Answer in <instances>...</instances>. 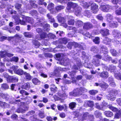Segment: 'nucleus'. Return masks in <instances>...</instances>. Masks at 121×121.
Here are the masks:
<instances>
[{
  "mask_svg": "<svg viewBox=\"0 0 121 121\" xmlns=\"http://www.w3.org/2000/svg\"><path fill=\"white\" fill-rule=\"evenodd\" d=\"M87 90L84 87H80L74 89L73 92L69 93V95L71 96H77L82 95L83 93L87 91Z\"/></svg>",
  "mask_w": 121,
  "mask_h": 121,
  "instance_id": "nucleus-1",
  "label": "nucleus"
},
{
  "mask_svg": "<svg viewBox=\"0 0 121 121\" xmlns=\"http://www.w3.org/2000/svg\"><path fill=\"white\" fill-rule=\"evenodd\" d=\"M67 5V9L70 12L75 11V9L78 7L77 3L72 2H69Z\"/></svg>",
  "mask_w": 121,
  "mask_h": 121,
  "instance_id": "nucleus-2",
  "label": "nucleus"
},
{
  "mask_svg": "<svg viewBox=\"0 0 121 121\" xmlns=\"http://www.w3.org/2000/svg\"><path fill=\"white\" fill-rule=\"evenodd\" d=\"M107 95L108 99L112 101H113L115 99V95L117 93V91L114 90H111L108 92Z\"/></svg>",
  "mask_w": 121,
  "mask_h": 121,
  "instance_id": "nucleus-3",
  "label": "nucleus"
},
{
  "mask_svg": "<svg viewBox=\"0 0 121 121\" xmlns=\"http://www.w3.org/2000/svg\"><path fill=\"white\" fill-rule=\"evenodd\" d=\"M15 19L16 22L17 23H20L21 24L23 25H26V17L24 16H23L22 17V19L21 20L19 19V18L18 16H15L13 17Z\"/></svg>",
  "mask_w": 121,
  "mask_h": 121,
  "instance_id": "nucleus-4",
  "label": "nucleus"
},
{
  "mask_svg": "<svg viewBox=\"0 0 121 121\" xmlns=\"http://www.w3.org/2000/svg\"><path fill=\"white\" fill-rule=\"evenodd\" d=\"M100 9L104 12H107L111 9L112 7L108 4L101 5L100 7Z\"/></svg>",
  "mask_w": 121,
  "mask_h": 121,
  "instance_id": "nucleus-5",
  "label": "nucleus"
},
{
  "mask_svg": "<svg viewBox=\"0 0 121 121\" xmlns=\"http://www.w3.org/2000/svg\"><path fill=\"white\" fill-rule=\"evenodd\" d=\"M36 31L40 35V37L42 38H44L48 36L47 34L45 33H43V30L39 28H37L36 29Z\"/></svg>",
  "mask_w": 121,
  "mask_h": 121,
  "instance_id": "nucleus-6",
  "label": "nucleus"
},
{
  "mask_svg": "<svg viewBox=\"0 0 121 121\" xmlns=\"http://www.w3.org/2000/svg\"><path fill=\"white\" fill-rule=\"evenodd\" d=\"M91 9L92 12L94 13H96L98 11V6L95 3H91Z\"/></svg>",
  "mask_w": 121,
  "mask_h": 121,
  "instance_id": "nucleus-7",
  "label": "nucleus"
},
{
  "mask_svg": "<svg viewBox=\"0 0 121 121\" xmlns=\"http://www.w3.org/2000/svg\"><path fill=\"white\" fill-rule=\"evenodd\" d=\"M18 78L17 77H13L7 79V81L9 82H17Z\"/></svg>",
  "mask_w": 121,
  "mask_h": 121,
  "instance_id": "nucleus-8",
  "label": "nucleus"
},
{
  "mask_svg": "<svg viewBox=\"0 0 121 121\" xmlns=\"http://www.w3.org/2000/svg\"><path fill=\"white\" fill-rule=\"evenodd\" d=\"M99 75L100 77L104 78H107L109 76L108 73L107 71L102 72L100 73Z\"/></svg>",
  "mask_w": 121,
  "mask_h": 121,
  "instance_id": "nucleus-9",
  "label": "nucleus"
},
{
  "mask_svg": "<svg viewBox=\"0 0 121 121\" xmlns=\"http://www.w3.org/2000/svg\"><path fill=\"white\" fill-rule=\"evenodd\" d=\"M92 25L89 23H85L83 26L84 29L86 30H88L92 28Z\"/></svg>",
  "mask_w": 121,
  "mask_h": 121,
  "instance_id": "nucleus-10",
  "label": "nucleus"
},
{
  "mask_svg": "<svg viewBox=\"0 0 121 121\" xmlns=\"http://www.w3.org/2000/svg\"><path fill=\"white\" fill-rule=\"evenodd\" d=\"M54 4L52 3L49 4L48 6V9L52 13H54L56 11H52V9H53Z\"/></svg>",
  "mask_w": 121,
  "mask_h": 121,
  "instance_id": "nucleus-11",
  "label": "nucleus"
},
{
  "mask_svg": "<svg viewBox=\"0 0 121 121\" xmlns=\"http://www.w3.org/2000/svg\"><path fill=\"white\" fill-rule=\"evenodd\" d=\"M25 72L22 69H19L15 71V73L21 76L23 75Z\"/></svg>",
  "mask_w": 121,
  "mask_h": 121,
  "instance_id": "nucleus-12",
  "label": "nucleus"
},
{
  "mask_svg": "<svg viewBox=\"0 0 121 121\" xmlns=\"http://www.w3.org/2000/svg\"><path fill=\"white\" fill-rule=\"evenodd\" d=\"M30 87V85L28 83H24L21 87L22 88L28 90Z\"/></svg>",
  "mask_w": 121,
  "mask_h": 121,
  "instance_id": "nucleus-13",
  "label": "nucleus"
},
{
  "mask_svg": "<svg viewBox=\"0 0 121 121\" xmlns=\"http://www.w3.org/2000/svg\"><path fill=\"white\" fill-rule=\"evenodd\" d=\"M91 3L90 2L87 3L85 2H83L81 4L84 8H88L90 5H91Z\"/></svg>",
  "mask_w": 121,
  "mask_h": 121,
  "instance_id": "nucleus-14",
  "label": "nucleus"
},
{
  "mask_svg": "<svg viewBox=\"0 0 121 121\" xmlns=\"http://www.w3.org/2000/svg\"><path fill=\"white\" fill-rule=\"evenodd\" d=\"M109 69L111 72H113L114 73H115L117 70L116 66L113 65H110L109 68Z\"/></svg>",
  "mask_w": 121,
  "mask_h": 121,
  "instance_id": "nucleus-15",
  "label": "nucleus"
},
{
  "mask_svg": "<svg viewBox=\"0 0 121 121\" xmlns=\"http://www.w3.org/2000/svg\"><path fill=\"white\" fill-rule=\"evenodd\" d=\"M26 22L31 24H33L34 23V19L29 17H26Z\"/></svg>",
  "mask_w": 121,
  "mask_h": 121,
  "instance_id": "nucleus-16",
  "label": "nucleus"
},
{
  "mask_svg": "<svg viewBox=\"0 0 121 121\" xmlns=\"http://www.w3.org/2000/svg\"><path fill=\"white\" fill-rule=\"evenodd\" d=\"M24 74L25 76L26 79L30 80L31 79V77L29 73L25 72Z\"/></svg>",
  "mask_w": 121,
  "mask_h": 121,
  "instance_id": "nucleus-17",
  "label": "nucleus"
},
{
  "mask_svg": "<svg viewBox=\"0 0 121 121\" xmlns=\"http://www.w3.org/2000/svg\"><path fill=\"white\" fill-rule=\"evenodd\" d=\"M104 113V115L107 117H111L113 115L112 113L109 111H105Z\"/></svg>",
  "mask_w": 121,
  "mask_h": 121,
  "instance_id": "nucleus-18",
  "label": "nucleus"
},
{
  "mask_svg": "<svg viewBox=\"0 0 121 121\" xmlns=\"http://www.w3.org/2000/svg\"><path fill=\"white\" fill-rule=\"evenodd\" d=\"M67 42V39L66 38L61 39L60 40V43H63L65 44H66Z\"/></svg>",
  "mask_w": 121,
  "mask_h": 121,
  "instance_id": "nucleus-19",
  "label": "nucleus"
},
{
  "mask_svg": "<svg viewBox=\"0 0 121 121\" xmlns=\"http://www.w3.org/2000/svg\"><path fill=\"white\" fill-rule=\"evenodd\" d=\"M95 59H94L92 60L93 63L96 66H99L100 64L99 60H95Z\"/></svg>",
  "mask_w": 121,
  "mask_h": 121,
  "instance_id": "nucleus-20",
  "label": "nucleus"
},
{
  "mask_svg": "<svg viewBox=\"0 0 121 121\" xmlns=\"http://www.w3.org/2000/svg\"><path fill=\"white\" fill-rule=\"evenodd\" d=\"M30 5L34 8H35L37 7V5L35 3L36 2L35 1L30 0Z\"/></svg>",
  "mask_w": 121,
  "mask_h": 121,
  "instance_id": "nucleus-21",
  "label": "nucleus"
},
{
  "mask_svg": "<svg viewBox=\"0 0 121 121\" xmlns=\"http://www.w3.org/2000/svg\"><path fill=\"white\" fill-rule=\"evenodd\" d=\"M51 86L52 87L51 88V91L54 93L56 92L57 90V87L53 85H52Z\"/></svg>",
  "mask_w": 121,
  "mask_h": 121,
  "instance_id": "nucleus-22",
  "label": "nucleus"
},
{
  "mask_svg": "<svg viewBox=\"0 0 121 121\" xmlns=\"http://www.w3.org/2000/svg\"><path fill=\"white\" fill-rule=\"evenodd\" d=\"M81 9V8L79 7L75 9V14L77 16L80 14Z\"/></svg>",
  "mask_w": 121,
  "mask_h": 121,
  "instance_id": "nucleus-23",
  "label": "nucleus"
},
{
  "mask_svg": "<svg viewBox=\"0 0 121 121\" xmlns=\"http://www.w3.org/2000/svg\"><path fill=\"white\" fill-rule=\"evenodd\" d=\"M33 82L35 85L39 84L40 82V81L36 78H33L32 80Z\"/></svg>",
  "mask_w": 121,
  "mask_h": 121,
  "instance_id": "nucleus-24",
  "label": "nucleus"
},
{
  "mask_svg": "<svg viewBox=\"0 0 121 121\" xmlns=\"http://www.w3.org/2000/svg\"><path fill=\"white\" fill-rule=\"evenodd\" d=\"M29 13L32 16H37L38 15L37 12L35 10H31L30 12Z\"/></svg>",
  "mask_w": 121,
  "mask_h": 121,
  "instance_id": "nucleus-25",
  "label": "nucleus"
},
{
  "mask_svg": "<svg viewBox=\"0 0 121 121\" xmlns=\"http://www.w3.org/2000/svg\"><path fill=\"white\" fill-rule=\"evenodd\" d=\"M36 19L38 21L35 25L33 26L34 27H36L37 25H40V23H41V22H42V21L43 20V19H39L38 18H37Z\"/></svg>",
  "mask_w": 121,
  "mask_h": 121,
  "instance_id": "nucleus-26",
  "label": "nucleus"
},
{
  "mask_svg": "<svg viewBox=\"0 0 121 121\" xmlns=\"http://www.w3.org/2000/svg\"><path fill=\"white\" fill-rule=\"evenodd\" d=\"M101 49L103 53L104 54H107L108 53L107 49L104 48V46L102 47Z\"/></svg>",
  "mask_w": 121,
  "mask_h": 121,
  "instance_id": "nucleus-27",
  "label": "nucleus"
},
{
  "mask_svg": "<svg viewBox=\"0 0 121 121\" xmlns=\"http://www.w3.org/2000/svg\"><path fill=\"white\" fill-rule=\"evenodd\" d=\"M47 17L48 18L49 21L51 22H53L55 21L54 19L49 14H48L47 15Z\"/></svg>",
  "mask_w": 121,
  "mask_h": 121,
  "instance_id": "nucleus-28",
  "label": "nucleus"
},
{
  "mask_svg": "<svg viewBox=\"0 0 121 121\" xmlns=\"http://www.w3.org/2000/svg\"><path fill=\"white\" fill-rule=\"evenodd\" d=\"M76 104L75 102H72L70 103L69 104V107L71 109H73L76 106Z\"/></svg>",
  "mask_w": 121,
  "mask_h": 121,
  "instance_id": "nucleus-29",
  "label": "nucleus"
},
{
  "mask_svg": "<svg viewBox=\"0 0 121 121\" xmlns=\"http://www.w3.org/2000/svg\"><path fill=\"white\" fill-rule=\"evenodd\" d=\"M91 51L94 53H97L99 51L98 48L96 47H93L91 49Z\"/></svg>",
  "mask_w": 121,
  "mask_h": 121,
  "instance_id": "nucleus-30",
  "label": "nucleus"
},
{
  "mask_svg": "<svg viewBox=\"0 0 121 121\" xmlns=\"http://www.w3.org/2000/svg\"><path fill=\"white\" fill-rule=\"evenodd\" d=\"M25 36L27 37L31 38L33 36V34L30 32H26L24 33Z\"/></svg>",
  "mask_w": 121,
  "mask_h": 121,
  "instance_id": "nucleus-31",
  "label": "nucleus"
},
{
  "mask_svg": "<svg viewBox=\"0 0 121 121\" xmlns=\"http://www.w3.org/2000/svg\"><path fill=\"white\" fill-rule=\"evenodd\" d=\"M85 16L88 17H90L91 16V14L90 11L87 10H85L84 13Z\"/></svg>",
  "mask_w": 121,
  "mask_h": 121,
  "instance_id": "nucleus-32",
  "label": "nucleus"
},
{
  "mask_svg": "<svg viewBox=\"0 0 121 121\" xmlns=\"http://www.w3.org/2000/svg\"><path fill=\"white\" fill-rule=\"evenodd\" d=\"M68 29L69 30H72V31L74 32V33H75L77 32V30L76 28L73 26H69V27Z\"/></svg>",
  "mask_w": 121,
  "mask_h": 121,
  "instance_id": "nucleus-33",
  "label": "nucleus"
},
{
  "mask_svg": "<svg viewBox=\"0 0 121 121\" xmlns=\"http://www.w3.org/2000/svg\"><path fill=\"white\" fill-rule=\"evenodd\" d=\"M96 117L97 118H101V113L97 111H95V112Z\"/></svg>",
  "mask_w": 121,
  "mask_h": 121,
  "instance_id": "nucleus-34",
  "label": "nucleus"
},
{
  "mask_svg": "<svg viewBox=\"0 0 121 121\" xmlns=\"http://www.w3.org/2000/svg\"><path fill=\"white\" fill-rule=\"evenodd\" d=\"M99 86L102 88H104L105 89L107 88L108 86V85L105 83L102 84L100 83L99 84Z\"/></svg>",
  "mask_w": 121,
  "mask_h": 121,
  "instance_id": "nucleus-35",
  "label": "nucleus"
},
{
  "mask_svg": "<svg viewBox=\"0 0 121 121\" xmlns=\"http://www.w3.org/2000/svg\"><path fill=\"white\" fill-rule=\"evenodd\" d=\"M93 42L96 44H99L100 42V39L98 37H96L93 40Z\"/></svg>",
  "mask_w": 121,
  "mask_h": 121,
  "instance_id": "nucleus-36",
  "label": "nucleus"
},
{
  "mask_svg": "<svg viewBox=\"0 0 121 121\" xmlns=\"http://www.w3.org/2000/svg\"><path fill=\"white\" fill-rule=\"evenodd\" d=\"M55 69L54 72L56 74L58 73L60 70H62V69L60 67H57L56 66H55Z\"/></svg>",
  "mask_w": 121,
  "mask_h": 121,
  "instance_id": "nucleus-37",
  "label": "nucleus"
},
{
  "mask_svg": "<svg viewBox=\"0 0 121 121\" xmlns=\"http://www.w3.org/2000/svg\"><path fill=\"white\" fill-rule=\"evenodd\" d=\"M65 8V7L64 6L61 5H59L55 7V9L56 10L57 12L59 10H61Z\"/></svg>",
  "mask_w": 121,
  "mask_h": 121,
  "instance_id": "nucleus-38",
  "label": "nucleus"
},
{
  "mask_svg": "<svg viewBox=\"0 0 121 121\" xmlns=\"http://www.w3.org/2000/svg\"><path fill=\"white\" fill-rule=\"evenodd\" d=\"M44 30H45L48 31L50 30V26L47 24H45L44 26Z\"/></svg>",
  "mask_w": 121,
  "mask_h": 121,
  "instance_id": "nucleus-39",
  "label": "nucleus"
},
{
  "mask_svg": "<svg viewBox=\"0 0 121 121\" xmlns=\"http://www.w3.org/2000/svg\"><path fill=\"white\" fill-rule=\"evenodd\" d=\"M76 25L79 27L82 26L83 24L82 22L80 20H78L76 22Z\"/></svg>",
  "mask_w": 121,
  "mask_h": 121,
  "instance_id": "nucleus-40",
  "label": "nucleus"
},
{
  "mask_svg": "<svg viewBox=\"0 0 121 121\" xmlns=\"http://www.w3.org/2000/svg\"><path fill=\"white\" fill-rule=\"evenodd\" d=\"M81 65V63H79L78 64H77V65H74L73 66V68L75 70H78L80 68Z\"/></svg>",
  "mask_w": 121,
  "mask_h": 121,
  "instance_id": "nucleus-41",
  "label": "nucleus"
},
{
  "mask_svg": "<svg viewBox=\"0 0 121 121\" xmlns=\"http://www.w3.org/2000/svg\"><path fill=\"white\" fill-rule=\"evenodd\" d=\"M7 52L5 51L1 52L0 53V56L1 57H4L6 56Z\"/></svg>",
  "mask_w": 121,
  "mask_h": 121,
  "instance_id": "nucleus-42",
  "label": "nucleus"
},
{
  "mask_svg": "<svg viewBox=\"0 0 121 121\" xmlns=\"http://www.w3.org/2000/svg\"><path fill=\"white\" fill-rule=\"evenodd\" d=\"M98 92V91L94 90H91L89 91V94L92 95H94Z\"/></svg>",
  "mask_w": 121,
  "mask_h": 121,
  "instance_id": "nucleus-43",
  "label": "nucleus"
},
{
  "mask_svg": "<svg viewBox=\"0 0 121 121\" xmlns=\"http://www.w3.org/2000/svg\"><path fill=\"white\" fill-rule=\"evenodd\" d=\"M115 13L117 15H121V8H120L116 10Z\"/></svg>",
  "mask_w": 121,
  "mask_h": 121,
  "instance_id": "nucleus-44",
  "label": "nucleus"
},
{
  "mask_svg": "<svg viewBox=\"0 0 121 121\" xmlns=\"http://www.w3.org/2000/svg\"><path fill=\"white\" fill-rule=\"evenodd\" d=\"M108 107L110 109L113 111L117 112L118 111L117 109L116 108L114 107L111 106H109Z\"/></svg>",
  "mask_w": 121,
  "mask_h": 121,
  "instance_id": "nucleus-45",
  "label": "nucleus"
},
{
  "mask_svg": "<svg viewBox=\"0 0 121 121\" xmlns=\"http://www.w3.org/2000/svg\"><path fill=\"white\" fill-rule=\"evenodd\" d=\"M8 104L6 103L5 102H3L0 101V106L5 108L7 107Z\"/></svg>",
  "mask_w": 121,
  "mask_h": 121,
  "instance_id": "nucleus-46",
  "label": "nucleus"
},
{
  "mask_svg": "<svg viewBox=\"0 0 121 121\" xmlns=\"http://www.w3.org/2000/svg\"><path fill=\"white\" fill-rule=\"evenodd\" d=\"M19 92L22 94H24L26 95H28L29 94L26 91L23 90H20L19 91Z\"/></svg>",
  "mask_w": 121,
  "mask_h": 121,
  "instance_id": "nucleus-47",
  "label": "nucleus"
},
{
  "mask_svg": "<svg viewBox=\"0 0 121 121\" xmlns=\"http://www.w3.org/2000/svg\"><path fill=\"white\" fill-rule=\"evenodd\" d=\"M88 105L90 107H92L93 106L94 103L93 101H89L87 102Z\"/></svg>",
  "mask_w": 121,
  "mask_h": 121,
  "instance_id": "nucleus-48",
  "label": "nucleus"
},
{
  "mask_svg": "<svg viewBox=\"0 0 121 121\" xmlns=\"http://www.w3.org/2000/svg\"><path fill=\"white\" fill-rule=\"evenodd\" d=\"M39 11L42 14H44L46 12L45 9L41 7L39 8Z\"/></svg>",
  "mask_w": 121,
  "mask_h": 121,
  "instance_id": "nucleus-49",
  "label": "nucleus"
},
{
  "mask_svg": "<svg viewBox=\"0 0 121 121\" xmlns=\"http://www.w3.org/2000/svg\"><path fill=\"white\" fill-rule=\"evenodd\" d=\"M57 18L59 22H64V18L62 17L61 16H57Z\"/></svg>",
  "mask_w": 121,
  "mask_h": 121,
  "instance_id": "nucleus-50",
  "label": "nucleus"
},
{
  "mask_svg": "<svg viewBox=\"0 0 121 121\" xmlns=\"http://www.w3.org/2000/svg\"><path fill=\"white\" fill-rule=\"evenodd\" d=\"M74 23V21L73 19H71L68 21V23L69 25H73Z\"/></svg>",
  "mask_w": 121,
  "mask_h": 121,
  "instance_id": "nucleus-51",
  "label": "nucleus"
},
{
  "mask_svg": "<svg viewBox=\"0 0 121 121\" xmlns=\"http://www.w3.org/2000/svg\"><path fill=\"white\" fill-rule=\"evenodd\" d=\"M106 17L108 20H112L113 18L112 16L109 14H107Z\"/></svg>",
  "mask_w": 121,
  "mask_h": 121,
  "instance_id": "nucleus-52",
  "label": "nucleus"
},
{
  "mask_svg": "<svg viewBox=\"0 0 121 121\" xmlns=\"http://www.w3.org/2000/svg\"><path fill=\"white\" fill-rule=\"evenodd\" d=\"M74 44V43H73L69 42L68 43L67 45V47L69 49H71L72 46Z\"/></svg>",
  "mask_w": 121,
  "mask_h": 121,
  "instance_id": "nucleus-53",
  "label": "nucleus"
},
{
  "mask_svg": "<svg viewBox=\"0 0 121 121\" xmlns=\"http://www.w3.org/2000/svg\"><path fill=\"white\" fill-rule=\"evenodd\" d=\"M25 110L22 109L21 108H18L17 110V112L18 113L23 112H25Z\"/></svg>",
  "mask_w": 121,
  "mask_h": 121,
  "instance_id": "nucleus-54",
  "label": "nucleus"
},
{
  "mask_svg": "<svg viewBox=\"0 0 121 121\" xmlns=\"http://www.w3.org/2000/svg\"><path fill=\"white\" fill-rule=\"evenodd\" d=\"M9 86L6 83H4L1 85V88L3 89H8Z\"/></svg>",
  "mask_w": 121,
  "mask_h": 121,
  "instance_id": "nucleus-55",
  "label": "nucleus"
},
{
  "mask_svg": "<svg viewBox=\"0 0 121 121\" xmlns=\"http://www.w3.org/2000/svg\"><path fill=\"white\" fill-rule=\"evenodd\" d=\"M109 26L112 27H116L117 24L112 22H109Z\"/></svg>",
  "mask_w": 121,
  "mask_h": 121,
  "instance_id": "nucleus-56",
  "label": "nucleus"
},
{
  "mask_svg": "<svg viewBox=\"0 0 121 121\" xmlns=\"http://www.w3.org/2000/svg\"><path fill=\"white\" fill-rule=\"evenodd\" d=\"M88 113H84L82 116V118L83 120L86 119L88 118Z\"/></svg>",
  "mask_w": 121,
  "mask_h": 121,
  "instance_id": "nucleus-57",
  "label": "nucleus"
},
{
  "mask_svg": "<svg viewBox=\"0 0 121 121\" xmlns=\"http://www.w3.org/2000/svg\"><path fill=\"white\" fill-rule=\"evenodd\" d=\"M63 63L65 65H68L69 62V60L68 59H65L63 60Z\"/></svg>",
  "mask_w": 121,
  "mask_h": 121,
  "instance_id": "nucleus-58",
  "label": "nucleus"
},
{
  "mask_svg": "<svg viewBox=\"0 0 121 121\" xmlns=\"http://www.w3.org/2000/svg\"><path fill=\"white\" fill-rule=\"evenodd\" d=\"M111 51L113 56H115L117 54V51L113 49H111Z\"/></svg>",
  "mask_w": 121,
  "mask_h": 121,
  "instance_id": "nucleus-59",
  "label": "nucleus"
},
{
  "mask_svg": "<svg viewBox=\"0 0 121 121\" xmlns=\"http://www.w3.org/2000/svg\"><path fill=\"white\" fill-rule=\"evenodd\" d=\"M57 107L58 110L61 111L63 110L64 108V107L62 105H61L59 104L57 106Z\"/></svg>",
  "mask_w": 121,
  "mask_h": 121,
  "instance_id": "nucleus-60",
  "label": "nucleus"
},
{
  "mask_svg": "<svg viewBox=\"0 0 121 121\" xmlns=\"http://www.w3.org/2000/svg\"><path fill=\"white\" fill-rule=\"evenodd\" d=\"M39 117L41 118H44L45 117L44 112H40L39 114Z\"/></svg>",
  "mask_w": 121,
  "mask_h": 121,
  "instance_id": "nucleus-61",
  "label": "nucleus"
},
{
  "mask_svg": "<svg viewBox=\"0 0 121 121\" xmlns=\"http://www.w3.org/2000/svg\"><path fill=\"white\" fill-rule=\"evenodd\" d=\"M109 30L108 29H106L104 31V35H107L109 34Z\"/></svg>",
  "mask_w": 121,
  "mask_h": 121,
  "instance_id": "nucleus-62",
  "label": "nucleus"
},
{
  "mask_svg": "<svg viewBox=\"0 0 121 121\" xmlns=\"http://www.w3.org/2000/svg\"><path fill=\"white\" fill-rule=\"evenodd\" d=\"M35 67L38 69H41L42 68L41 65L40 64L38 63H36V64Z\"/></svg>",
  "mask_w": 121,
  "mask_h": 121,
  "instance_id": "nucleus-63",
  "label": "nucleus"
},
{
  "mask_svg": "<svg viewBox=\"0 0 121 121\" xmlns=\"http://www.w3.org/2000/svg\"><path fill=\"white\" fill-rule=\"evenodd\" d=\"M17 120H18L17 121H28L24 118L21 117H19Z\"/></svg>",
  "mask_w": 121,
  "mask_h": 121,
  "instance_id": "nucleus-64",
  "label": "nucleus"
}]
</instances>
